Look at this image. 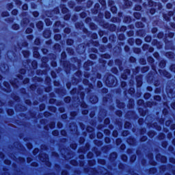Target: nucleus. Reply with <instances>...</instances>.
<instances>
[{
    "mask_svg": "<svg viewBox=\"0 0 175 175\" xmlns=\"http://www.w3.org/2000/svg\"><path fill=\"white\" fill-rule=\"evenodd\" d=\"M90 102L92 103H96L98 102V97L96 96H92L90 98Z\"/></svg>",
    "mask_w": 175,
    "mask_h": 175,
    "instance_id": "f257e3e1",
    "label": "nucleus"
},
{
    "mask_svg": "<svg viewBox=\"0 0 175 175\" xmlns=\"http://www.w3.org/2000/svg\"><path fill=\"white\" fill-rule=\"evenodd\" d=\"M37 27L38 28H39V29H42V28H43V23L42 22H38L37 23Z\"/></svg>",
    "mask_w": 175,
    "mask_h": 175,
    "instance_id": "f03ea898",
    "label": "nucleus"
},
{
    "mask_svg": "<svg viewBox=\"0 0 175 175\" xmlns=\"http://www.w3.org/2000/svg\"><path fill=\"white\" fill-rule=\"evenodd\" d=\"M111 12H112V13H117V8L111 7Z\"/></svg>",
    "mask_w": 175,
    "mask_h": 175,
    "instance_id": "7ed1b4c3",
    "label": "nucleus"
},
{
    "mask_svg": "<svg viewBox=\"0 0 175 175\" xmlns=\"http://www.w3.org/2000/svg\"><path fill=\"white\" fill-rule=\"evenodd\" d=\"M166 57H169V58H173V53L172 52L166 53Z\"/></svg>",
    "mask_w": 175,
    "mask_h": 175,
    "instance_id": "20e7f679",
    "label": "nucleus"
},
{
    "mask_svg": "<svg viewBox=\"0 0 175 175\" xmlns=\"http://www.w3.org/2000/svg\"><path fill=\"white\" fill-rule=\"evenodd\" d=\"M122 161H124V162H126V159H128V157H126V155L124 154L122 156Z\"/></svg>",
    "mask_w": 175,
    "mask_h": 175,
    "instance_id": "39448f33",
    "label": "nucleus"
},
{
    "mask_svg": "<svg viewBox=\"0 0 175 175\" xmlns=\"http://www.w3.org/2000/svg\"><path fill=\"white\" fill-rule=\"evenodd\" d=\"M54 39L55 40H59L61 39V35H56V36H55Z\"/></svg>",
    "mask_w": 175,
    "mask_h": 175,
    "instance_id": "423d86ee",
    "label": "nucleus"
},
{
    "mask_svg": "<svg viewBox=\"0 0 175 175\" xmlns=\"http://www.w3.org/2000/svg\"><path fill=\"white\" fill-rule=\"evenodd\" d=\"M134 17H135V18H140V14L137 12L134 13Z\"/></svg>",
    "mask_w": 175,
    "mask_h": 175,
    "instance_id": "0eeeda50",
    "label": "nucleus"
},
{
    "mask_svg": "<svg viewBox=\"0 0 175 175\" xmlns=\"http://www.w3.org/2000/svg\"><path fill=\"white\" fill-rule=\"evenodd\" d=\"M113 137H117L118 136V132H117V131H114L113 132Z\"/></svg>",
    "mask_w": 175,
    "mask_h": 175,
    "instance_id": "6e6552de",
    "label": "nucleus"
},
{
    "mask_svg": "<svg viewBox=\"0 0 175 175\" xmlns=\"http://www.w3.org/2000/svg\"><path fill=\"white\" fill-rule=\"evenodd\" d=\"M64 100L66 103H69V102H70V97H66Z\"/></svg>",
    "mask_w": 175,
    "mask_h": 175,
    "instance_id": "1a4fd4ad",
    "label": "nucleus"
},
{
    "mask_svg": "<svg viewBox=\"0 0 175 175\" xmlns=\"http://www.w3.org/2000/svg\"><path fill=\"white\" fill-rule=\"evenodd\" d=\"M129 126H131V123L127 122L124 124V128H129Z\"/></svg>",
    "mask_w": 175,
    "mask_h": 175,
    "instance_id": "9d476101",
    "label": "nucleus"
},
{
    "mask_svg": "<svg viewBox=\"0 0 175 175\" xmlns=\"http://www.w3.org/2000/svg\"><path fill=\"white\" fill-rule=\"evenodd\" d=\"M135 10H137V12H140V10H142V6L137 5V7H135Z\"/></svg>",
    "mask_w": 175,
    "mask_h": 175,
    "instance_id": "9b49d317",
    "label": "nucleus"
},
{
    "mask_svg": "<svg viewBox=\"0 0 175 175\" xmlns=\"http://www.w3.org/2000/svg\"><path fill=\"white\" fill-rule=\"evenodd\" d=\"M103 137V134H102L101 133H98L97 137L98 139H101V137Z\"/></svg>",
    "mask_w": 175,
    "mask_h": 175,
    "instance_id": "f8f14e48",
    "label": "nucleus"
},
{
    "mask_svg": "<svg viewBox=\"0 0 175 175\" xmlns=\"http://www.w3.org/2000/svg\"><path fill=\"white\" fill-rule=\"evenodd\" d=\"M13 29H15V31H17L18 29V25H14L12 26Z\"/></svg>",
    "mask_w": 175,
    "mask_h": 175,
    "instance_id": "ddd939ff",
    "label": "nucleus"
},
{
    "mask_svg": "<svg viewBox=\"0 0 175 175\" xmlns=\"http://www.w3.org/2000/svg\"><path fill=\"white\" fill-rule=\"evenodd\" d=\"M26 33H32V29H31V28L27 29Z\"/></svg>",
    "mask_w": 175,
    "mask_h": 175,
    "instance_id": "4468645a",
    "label": "nucleus"
},
{
    "mask_svg": "<svg viewBox=\"0 0 175 175\" xmlns=\"http://www.w3.org/2000/svg\"><path fill=\"white\" fill-rule=\"evenodd\" d=\"M53 135L54 136H58V135H59L58 131H53Z\"/></svg>",
    "mask_w": 175,
    "mask_h": 175,
    "instance_id": "2eb2a0df",
    "label": "nucleus"
},
{
    "mask_svg": "<svg viewBox=\"0 0 175 175\" xmlns=\"http://www.w3.org/2000/svg\"><path fill=\"white\" fill-rule=\"evenodd\" d=\"M23 10H28V5L27 4L23 5Z\"/></svg>",
    "mask_w": 175,
    "mask_h": 175,
    "instance_id": "dca6fc26",
    "label": "nucleus"
},
{
    "mask_svg": "<svg viewBox=\"0 0 175 175\" xmlns=\"http://www.w3.org/2000/svg\"><path fill=\"white\" fill-rule=\"evenodd\" d=\"M97 87H98V88H102V82L98 81L97 83Z\"/></svg>",
    "mask_w": 175,
    "mask_h": 175,
    "instance_id": "f3484780",
    "label": "nucleus"
},
{
    "mask_svg": "<svg viewBox=\"0 0 175 175\" xmlns=\"http://www.w3.org/2000/svg\"><path fill=\"white\" fill-rule=\"evenodd\" d=\"M67 44H73V40H67Z\"/></svg>",
    "mask_w": 175,
    "mask_h": 175,
    "instance_id": "a211bd4d",
    "label": "nucleus"
},
{
    "mask_svg": "<svg viewBox=\"0 0 175 175\" xmlns=\"http://www.w3.org/2000/svg\"><path fill=\"white\" fill-rule=\"evenodd\" d=\"M105 18H110V14H109V12H106L105 13Z\"/></svg>",
    "mask_w": 175,
    "mask_h": 175,
    "instance_id": "6ab92c4d",
    "label": "nucleus"
},
{
    "mask_svg": "<svg viewBox=\"0 0 175 175\" xmlns=\"http://www.w3.org/2000/svg\"><path fill=\"white\" fill-rule=\"evenodd\" d=\"M146 42H151V37H146L145 38Z\"/></svg>",
    "mask_w": 175,
    "mask_h": 175,
    "instance_id": "aec40b11",
    "label": "nucleus"
},
{
    "mask_svg": "<svg viewBox=\"0 0 175 175\" xmlns=\"http://www.w3.org/2000/svg\"><path fill=\"white\" fill-rule=\"evenodd\" d=\"M34 57L36 58H38L39 57V52H35L34 53Z\"/></svg>",
    "mask_w": 175,
    "mask_h": 175,
    "instance_id": "412c9836",
    "label": "nucleus"
},
{
    "mask_svg": "<svg viewBox=\"0 0 175 175\" xmlns=\"http://www.w3.org/2000/svg\"><path fill=\"white\" fill-rule=\"evenodd\" d=\"M170 69L172 70V72H175V65L171 66Z\"/></svg>",
    "mask_w": 175,
    "mask_h": 175,
    "instance_id": "4be33fe9",
    "label": "nucleus"
},
{
    "mask_svg": "<svg viewBox=\"0 0 175 175\" xmlns=\"http://www.w3.org/2000/svg\"><path fill=\"white\" fill-rule=\"evenodd\" d=\"M135 42H136L137 44H142V40H141L137 39V40H136Z\"/></svg>",
    "mask_w": 175,
    "mask_h": 175,
    "instance_id": "5701e85b",
    "label": "nucleus"
},
{
    "mask_svg": "<svg viewBox=\"0 0 175 175\" xmlns=\"http://www.w3.org/2000/svg\"><path fill=\"white\" fill-rule=\"evenodd\" d=\"M154 99H155L156 100H161V96H154Z\"/></svg>",
    "mask_w": 175,
    "mask_h": 175,
    "instance_id": "b1692460",
    "label": "nucleus"
},
{
    "mask_svg": "<svg viewBox=\"0 0 175 175\" xmlns=\"http://www.w3.org/2000/svg\"><path fill=\"white\" fill-rule=\"evenodd\" d=\"M116 144H117V146L121 144V139H117L116 140Z\"/></svg>",
    "mask_w": 175,
    "mask_h": 175,
    "instance_id": "393cba45",
    "label": "nucleus"
},
{
    "mask_svg": "<svg viewBox=\"0 0 175 175\" xmlns=\"http://www.w3.org/2000/svg\"><path fill=\"white\" fill-rule=\"evenodd\" d=\"M12 14L14 15V16H16L17 15V10H14L12 12Z\"/></svg>",
    "mask_w": 175,
    "mask_h": 175,
    "instance_id": "a878e982",
    "label": "nucleus"
},
{
    "mask_svg": "<svg viewBox=\"0 0 175 175\" xmlns=\"http://www.w3.org/2000/svg\"><path fill=\"white\" fill-rule=\"evenodd\" d=\"M62 13H68V10L66 8H63L62 10Z\"/></svg>",
    "mask_w": 175,
    "mask_h": 175,
    "instance_id": "bb28decb",
    "label": "nucleus"
},
{
    "mask_svg": "<svg viewBox=\"0 0 175 175\" xmlns=\"http://www.w3.org/2000/svg\"><path fill=\"white\" fill-rule=\"evenodd\" d=\"M90 58H92V59H95L96 58V55H90Z\"/></svg>",
    "mask_w": 175,
    "mask_h": 175,
    "instance_id": "cd10ccee",
    "label": "nucleus"
},
{
    "mask_svg": "<svg viewBox=\"0 0 175 175\" xmlns=\"http://www.w3.org/2000/svg\"><path fill=\"white\" fill-rule=\"evenodd\" d=\"M40 110H44V105H41L40 106Z\"/></svg>",
    "mask_w": 175,
    "mask_h": 175,
    "instance_id": "c85d7f7f",
    "label": "nucleus"
},
{
    "mask_svg": "<svg viewBox=\"0 0 175 175\" xmlns=\"http://www.w3.org/2000/svg\"><path fill=\"white\" fill-rule=\"evenodd\" d=\"M150 94H144V98H150Z\"/></svg>",
    "mask_w": 175,
    "mask_h": 175,
    "instance_id": "c756f323",
    "label": "nucleus"
},
{
    "mask_svg": "<svg viewBox=\"0 0 175 175\" xmlns=\"http://www.w3.org/2000/svg\"><path fill=\"white\" fill-rule=\"evenodd\" d=\"M44 38H50V33H48L47 36H46V33H44Z\"/></svg>",
    "mask_w": 175,
    "mask_h": 175,
    "instance_id": "7c9ffc66",
    "label": "nucleus"
},
{
    "mask_svg": "<svg viewBox=\"0 0 175 175\" xmlns=\"http://www.w3.org/2000/svg\"><path fill=\"white\" fill-rule=\"evenodd\" d=\"M8 114L9 116H12L13 115V111L10 110V111H8Z\"/></svg>",
    "mask_w": 175,
    "mask_h": 175,
    "instance_id": "2f4dec72",
    "label": "nucleus"
},
{
    "mask_svg": "<svg viewBox=\"0 0 175 175\" xmlns=\"http://www.w3.org/2000/svg\"><path fill=\"white\" fill-rule=\"evenodd\" d=\"M142 103H144L143 100H138V105H142Z\"/></svg>",
    "mask_w": 175,
    "mask_h": 175,
    "instance_id": "473e14b6",
    "label": "nucleus"
},
{
    "mask_svg": "<svg viewBox=\"0 0 175 175\" xmlns=\"http://www.w3.org/2000/svg\"><path fill=\"white\" fill-rule=\"evenodd\" d=\"M109 122H110V120H109V119L105 120V124H109Z\"/></svg>",
    "mask_w": 175,
    "mask_h": 175,
    "instance_id": "72a5a7b5",
    "label": "nucleus"
},
{
    "mask_svg": "<svg viewBox=\"0 0 175 175\" xmlns=\"http://www.w3.org/2000/svg\"><path fill=\"white\" fill-rule=\"evenodd\" d=\"M122 135L123 136H126L128 135V131H124Z\"/></svg>",
    "mask_w": 175,
    "mask_h": 175,
    "instance_id": "f704fd0d",
    "label": "nucleus"
},
{
    "mask_svg": "<svg viewBox=\"0 0 175 175\" xmlns=\"http://www.w3.org/2000/svg\"><path fill=\"white\" fill-rule=\"evenodd\" d=\"M125 85H126V83L125 82H122L121 86L124 88Z\"/></svg>",
    "mask_w": 175,
    "mask_h": 175,
    "instance_id": "c9c22d12",
    "label": "nucleus"
},
{
    "mask_svg": "<svg viewBox=\"0 0 175 175\" xmlns=\"http://www.w3.org/2000/svg\"><path fill=\"white\" fill-rule=\"evenodd\" d=\"M62 135H63V136H65V135H66V131H62Z\"/></svg>",
    "mask_w": 175,
    "mask_h": 175,
    "instance_id": "e433bc0d",
    "label": "nucleus"
},
{
    "mask_svg": "<svg viewBox=\"0 0 175 175\" xmlns=\"http://www.w3.org/2000/svg\"><path fill=\"white\" fill-rule=\"evenodd\" d=\"M105 143H110V139L106 138L105 139Z\"/></svg>",
    "mask_w": 175,
    "mask_h": 175,
    "instance_id": "4c0bfd02",
    "label": "nucleus"
},
{
    "mask_svg": "<svg viewBox=\"0 0 175 175\" xmlns=\"http://www.w3.org/2000/svg\"><path fill=\"white\" fill-rule=\"evenodd\" d=\"M103 42L104 43H106V42H107V38H103Z\"/></svg>",
    "mask_w": 175,
    "mask_h": 175,
    "instance_id": "58836bf2",
    "label": "nucleus"
},
{
    "mask_svg": "<svg viewBox=\"0 0 175 175\" xmlns=\"http://www.w3.org/2000/svg\"><path fill=\"white\" fill-rule=\"evenodd\" d=\"M65 32H67L68 33H69L70 32V29H65Z\"/></svg>",
    "mask_w": 175,
    "mask_h": 175,
    "instance_id": "ea45409f",
    "label": "nucleus"
},
{
    "mask_svg": "<svg viewBox=\"0 0 175 175\" xmlns=\"http://www.w3.org/2000/svg\"><path fill=\"white\" fill-rule=\"evenodd\" d=\"M29 79H27L26 80H25V81H23V83H24L25 84H27V83H29Z\"/></svg>",
    "mask_w": 175,
    "mask_h": 175,
    "instance_id": "a19ab883",
    "label": "nucleus"
},
{
    "mask_svg": "<svg viewBox=\"0 0 175 175\" xmlns=\"http://www.w3.org/2000/svg\"><path fill=\"white\" fill-rule=\"evenodd\" d=\"M122 79H124V80H125L126 79V75H122Z\"/></svg>",
    "mask_w": 175,
    "mask_h": 175,
    "instance_id": "79ce46f5",
    "label": "nucleus"
},
{
    "mask_svg": "<svg viewBox=\"0 0 175 175\" xmlns=\"http://www.w3.org/2000/svg\"><path fill=\"white\" fill-rule=\"evenodd\" d=\"M33 14L34 17H38V12H33Z\"/></svg>",
    "mask_w": 175,
    "mask_h": 175,
    "instance_id": "37998d69",
    "label": "nucleus"
},
{
    "mask_svg": "<svg viewBox=\"0 0 175 175\" xmlns=\"http://www.w3.org/2000/svg\"><path fill=\"white\" fill-rule=\"evenodd\" d=\"M82 113L83 114H88V111L85 110V111H83Z\"/></svg>",
    "mask_w": 175,
    "mask_h": 175,
    "instance_id": "c03bdc74",
    "label": "nucleus"
},
{
    "mask_svg": "<svg viewBox=\"0 0 175 175\" xmlns=\"http://www.w3.org/2000/svg\"><path fill=\"white\" fill-rule=\"evenodd\" d=\"M23 55H25V57H28L29 55V53L28 52H26V55L25 53H23Z\"/></svg>",
    "mask_w": 175,
    "mask_h": 175,
    "instance_id": "a18cd8bd",
    "label": "nucleus"
},
{
    "mask_svg": "<svg viewBox=\"0 0 175 175\" xmlns=\"http://www.w3.org/2000/svg\"><path fill=\"white\" fill-rule=\"evenodd\" d=\"M154 13H155V10H150V14H154Z\"/></svg>",
    "mask_w": 175,
    "mask_h": 175,
    "instance_id": "49530a36",
    "label": "nucleus"
},
{
    "mask_svg": "<svg viewBox=\"0 0 175 175\" xmlns=\"http://www.w3.org/2000/svg\"><path fill=\"white\" fill-rule=\"evenodd\" d=\"M149 51H150V53H152V51H154V48H150V49H149Z\"/></svg>",
    "mask_w": 175,
    "mask_h": 175,
    "instance_id": "de8ad7c7",
    "label": "nucleus"
},
{
    "mask_svg": "<svg viewBox=\"0 0 175 175\" xmlns=\"http://www.w3.org/2000/svg\"><path fill=\"white\" fill-rule=\"evenodd\" d=\"M82 107H84V109H85V107H87V105L85 104H81Z\"/></svg>",
    "mask_w": 175,
    "mask_h": 175,
    "instance_id": "09e8293b",
    "label": "nucleus"
},
{
    "mask_svg": "<svg viewBox=\"0 0 175 175\" xmlns=\"http://www.w3.org/2000/svg\"><path fill=\"white\" fill-rule=\"evenodd\" d=\"M27 147L29 150H31V148H32V145L29 144Z\"/></svg>",
    "mask_w": 175,
    "mask_h": 175,
    "instance_id": "8fccbe9b",
    "label": "nucleus"
},
{
    "mask_svg": "<svg viewBox=\"0 0 175 175\" xmlns=\"http://www.w3.org/2000/svg\"><path fill=\"white\" fill-rule=\"evenodd\" d=\"M120 148H121L122 150H124V149L125 148V145H122L121 147H120Z\"/></svg>",
    "mask_w": 175,
    "mask_h": 175,
    "instance_id": "3c124183",
    "label": "nucleus"
},
{
    "mask_svg": "<svg viewBox=\"0 0 175 175\" xmlns=\"http://www.w3.org/2000/svg\"><path fill=\"white\" fill-rule=\"evenodd\" d=\"M62 118H64V119L66 118V115H65V114L62 115Z\"/></svg>",
    "mask_w": 175,
    "mask_h": 175,
    "instance_id": "603ef678",
    "label": "nucleus"
},
{
    "mask_svg": "<svg viewBox=\"0 0 175 175\" xmlns=\"http://www.w3.org/2000/svg\"><path fill=\"white\" fill-rule=\"evenodd\" d=\"M8 15H9V14L8 12H5L4 14H3V16H8Z\"/></svg>",
    "mask_w": 175,
    "mask_h": 175,
    "instance_id": "864d4df0",
    "label": "nucleus"
},
{
    "mask_svg": "<svg viewBox=\"0 0 175 175\" xmlns=\"http://www.w3.org/2000/svg\"><path fill=\"white\" fill-rule=\"evenodd\" d=\"M32 65H34V66H36V65H37L36 62H32Z\"/></svg>",
    "mask_w": 175,
    "mask_h": 175,
    "instance_id": "5fc2aeb1",
    "label": "nucleus"
},
{
    "mask_svg": "<svg viewBox=\"0 0 175 175\" xmlns=\"http://www.w3.org/2000/svg\"><path fill=\"white\" fill-rule=\"evenodd\" d=\"M167 8H168L169 9H170V8H172V5H171V4H167Z\"/></svg>",
    "mask_w": 175,
    "mask_h": 175,
    "instance_id": "6e6d98bb",
    "label": "nucleus"
},
{
    "mask_svg": "<svg viewBox=\"0 0 175 175\" xmlns=\"http://www.w3.org/2000/svg\"><path fill=\"white\" fill-rule=\"evenodd\" d=\"M152 32H153V33L157 32V29H152Z\"/></svg>",
    "mask_w": 175,
    "mask_h": 175,
    "instance_id": "4d7b16f0",
    "label": "nucleus"
},
{
    "mask_svg": "<svg viewBox=\"0 0 175 175\" xmlns=\"http://www.w3.org/2000/svg\"><path fill=\"white\" fill-rule=\"evenodd\" d=\"M52 66H57V63H53V64H52Z\"/></svg>",
    "mask_w": 175,
    "mask_h": 175,
    "instance_id": "13d9d810",
    "label": "nucleus"
},
{
    "mask_svg": "<svg viewBox=\"0 0 175 175\" xmlns=\"http://www.w3.org/2000/svg\"><path fill=\"white\" fill-rule=\"evenodd\" d=\"M122 30H123V31H125V29H126V27H122V29H121Z\"/></svg>",
    "mask_w": 175,
    "mask_h": 175,
    "instance_id": "bf43d9fd",
    "label": "nucleus"
},
{
    "mask_svg": "<svg viewBox=\"0 0 175 175\" xmlns=\"http://www.w3.org/2000/svg\"><path fill=\"white\" fill-rule=\"evenodd\" d=\"M132 158H133V159H134V160H135V159H136V156H133V157H132Z\"/></svg>",
    "mask_w": 175,
    "mask_h": 175,
    "instance_id": "052dcab7",
    "label": "nucleus"
},
{
    "mask_svg": "<svg viewBox=\"0 0 175 175\" xmlns=\"http://www.w3.org/2000/svg\"><path fill=\"white\" fill-rule=\"evenodd\" d=\"M33 152H38V149H35Z\"/></svg>",
    "mask_w": 175,
    "mask_h": 175,
    "instance_id": "680f3d73",
    "label": "nucleus"
},
{
    "mask_svg": "<svg viewBox=\"0 0 175 175\" xmlns=\"http://www.w3.org/2000/svg\"><path fill=\"white\" fill-rule=\"evenodd\" d=\"M138 85H139V87H140V85H142V82H139V83H138Z\"/></svg>",
    "mask_w": 175,
    "mask_h": 175,
    "instance_id": "e2e57ef3",
    "label": "nucleus"
},
{
    "mask_svg": "<svg viewBox=\"0 0 175 175\" xmlns=\"http://www.w3.org/2000/svg\"><path fill=\"white\" fill-rule=\"evenodd\" d=\"M120 39H124V36H120Z\"/></svg>",
    "mask_w": 175,
    "mask_h": 175,
    "instance_id": "0e129e2a",
    "label": "nucleus"
},
{
    "mask_svg": "<svg viewBox=\"0 0 175 175\" xmlns=\"http://www.w3.org/2000/svg\"><path fill=\"white\" fill-rule=\"evenodd\" d=\"M5 163H7V165H10V161H8V162Z\"/></svg>",
    "mask_w": 175,
    "mask_h": 175,
    "instance_id": "69168bd1",
    "label": "nucleus"
},
{
    "mask_svg": "<svg viewBox=\"0 0 175 175\" xmlns=\"http://www.w3.org/2000/svg\"><path fill=\"white\" fill-rule=\"evenodd\" d=\"M58 126H59V127H61V126H62V124H58Z\"/></svg>",
    "mask_w": 175,
    "mask_h": 175,
    "instance_id": "338daca9",
    "label": "nucleus"
},
{
    "mask_svg": "<svg viewBox=\"0 0 175 175\" xmlns=\"http://www.w3.org/2000/svg\"><path fill=\"white\" fill-rule=\"evenodd\" d=\"M118 115L119 116V117L121 116V112H119V113H118Z\"/></svg>",
    "mask_w": 175,
    "mask_h": 175,
    "instance_id": "774afa93",
    "label": "nucleus"
}]
</instances>
